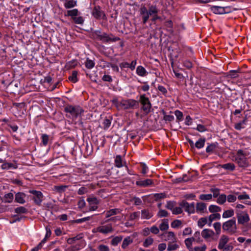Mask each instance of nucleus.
Masks as SVG:
<instances>
[{
  "instance_id": "61",
  "label": "nucleus",
  "mask_w": 251,
  "mask_h": 251,
  "mask_svg": "<svg viewBox=\"0 0 251 251\" xmlns=\"http://www.w3.org/2000/svg\"><path fill=\"white\" fill-rule=\"evenodd\" d=\"M236 199V197L233 195H229L226 197V200L229 202H233Z\"/></svg>"
},
{
  "instance_id": "31",
  "label": "nucleus",
  "mask_w": 251,
  "mask_h": 251,
  "mask_svg": "<svg viewBox=\"0 0 251 251\" xmlns=\"http://www.w3.org/2000/svg\"><path fill=\"white\" fill-rule=\"evenodd\" d=\"M67 188H68V186L67 185L54 186L53 190L57 193H62L65 191Z\"/></svg>"
},
{
  "instance_id": "32",
  "label": "nucleus",
  "mask_w": 251,
  "mask_h": 251,
  "mask_svg": "<svg viewBox=\"0 0 251 251\" xmlns=\"http://www.w3.org/2000/svg\"><path fill=\"white\" fill-rule=\"evenodd\" d=\"M193 241H194V238H188L185 240V244L190 251H193L192 247Z\"/></svg>"
},
{
  "instance_id": "41",
  "label": "nucleus",
  "mask_w": 251,
  "mask_h": 251,
  "mask_svg": "<svg viewBox=\"0 0 251 251\" xmlns=\"http://www.w3.org/2000/svg\"><path fill=\"white\" fill-rule=\"evenodd\" d=\"M209 210L211 213L218 212L221 211V208L216 205H210L209 206Z\"/></svg>"
},
{
  "instance_id": "5",
  "label": "nucleus",
  "mask_w": 251,
  "mask_h": 251,
  "mask_svg": "<svg viewBox=\"0 0 251 251\" xmlns=\"http://www.w3.org/2000/svg\"><path fill=\"white\" fill-rule=\"evenodd\" d=\"M139 101L142 105V109L146 114H148L151 112V104L149 98L146 96L145 94L141 95L140 96Z\"/></svg>"
},
{
  "instance_id": "55",
  "label": "nucleus",
  "mask_w": 251,
  "mask_h": 251,
  "mask_svg": "<svg viewBox=\"0 0 251 251\" xmlns=\"http://www.w3.org/2000/svg\"><path fill=\"white\" fill-rule=\"evenodd\" d=\"M140 212H134L133 213H131L129 218V220L130 221H133L139 217Z\"/></svg>"
},
{
  "instance_id": "20",
  "label": "nucleus",
  "mask_w": 251,
  "mask_h": 251,
  "mask_svg": "<svg viewBox=\"0 0 251 251\" xmlns=\"http://www.w3.org/2000/svg\"><path fill=\"white\" fill-rule=\"evenodd\" d=\"M122 210L119 208H114L110 209L105 212L106 218H109L112 216L121 213Z\"/></svg>"
},
{
  "instance_id": "16",
  "label": "nucleus",
  "mask_w": 251,
  "mask_h": 251,
  "mask_svg": "<svg viewBox=\"0 0 251 251\" xmlns=\"http://www.w3.org/2000/svg\"><path fill=\"white\" fill-rule=\"evenodd\" d=\"M201 234L203 238L207 240L213 237L215 233L211 229H204L202 231Z\"/></svg>"
},
{
  "instance_id": "2",
  "label": "nucleus",
  "mask_w": 251,
  "mask_h": 251,
  "mask_svg": "<svg viewBox=\"0 0 251 251\" xmlns=\"http://www.w3.org/2000/svg\"><path fill=\"white\" fill-rule=\"evenodd\" d=\"M113 103L119 109H128L137 107L138 101L133 99L124 100L119 101L117 99L112 100Z\"/></svg>"
},
{
  "instance_id": "47",
  "label": "nucleus",
  "mask_w": 251,
  "mask_h": 251,
  "mask_svg": "<svg viewBox=\"0 0 251 251\" xmlns=\"http://www.w3.org/2000/svg\"><path fill=\"white\" fill-rule=\"evenodd\" d=\"M214 228L216 231V234L219 235L221 233V224L220 222H216L213 224Z\"/></svg>"
},
{
  "instance_id": "35",
  "label": "nucleus",
  "mask_w": 251,
  "mask_h": 251,
  "mask_svg": "<svg viewBox=\"0 0 251 251\" xmlns=\"http://www.w3.org/2000/svg\"><path fill=\"white\" fill-rule=\"evenodd\" d=\"M174 242H169L168 245L167 250L168 251H175L179 248V245L174 244Z\"/></svg>"
},
{
  "instance_id": "19",
  "label": "nucleus",
  "mask_w": 251,
  "mask_h": 251,
  "mask_svg": "<svg viewBox=\"0 0 251 251\" xmlns=\"http://www.w3.org/2000/svg\"><path fill=\"white\" fill-rule=\"evenodd\" d=\"M26 195L25 193L19 192L15 195V201L21 204H24L25 202V198Z\"/></svg>"
},
{
  "instance_id": "37",
  "label": "nucleus",
  "mask_w": 251,
  "mask_h": 251,
  "mask_svg": "<svg viewBox=\"0 0 251 251\" xmlns=\"http://www.w3.org/2000/svg\"><path fill=\"white\" fill-rule=\"evenodd\" d=\"M226 200V196L225 194H221L219 195L216 201L219 204H223Z\"/></svg>"
},
{
  "instance_id": "58",
  "label": "nucleus",
  "mask_w": 251,
  "mask_h": 251,
  "mask_svg": "<svg viewBox=\"0 0 251 251\" xmlns=\"http://www.w3.org/2000/svg\"><path fill=\"white\" fill-rule=\"evenodd\" d=\"M210 191L213 193V196L214 198H217L220 195V190L218 188H211Z\"/></svg>"
},
{
  "instance_id": "42",
  "label": "nucleus",
  "mask_w": 251,
  "mask_h": 251,
  "mask_svg": "<svg viewBox=\"0 0 251 251\" xmlns=\"http://www.w3.org/2000/svg\"><path fill=\"white\" fill-rule=\"evenodd\" d=\"M235 165L233 163H226L222 165V168L229 171H233L235 169Z\"/></svg>"
},
{
  "instance_id": "40",
  "label": "nucleus",
  "mask_w": 251,
  "mask_h": 251,
  "mask_svg": "<svg viewBox=\"0 0 251 251\" xmlns=\"http://www.w3.org/2000/svg\"><path fill=\"white\" fill-rule=\"evenodd\" d=\"M77 72L76 71H73L72 75L68 78L69 80L73 83L76 82L78 80L77 78Z\"/></svg>"
},
{
  "instance_id": "62",
  "label": "nucleus",
  "mask_w": 251,
  "mask_h": 251,
  "mask_svg": "<svg viewBox=\"0 0 251 251\" xmlns=\"http://www.w3.org/2000/svg\"><path fill=\"white\" fill-rule=\"evenodd\" d=\"M238 199L239 200H249V199H250V196L249 195L247 194L246 193H244L238 196Z\"/></svg>"
},
{
  "instance_id": "28",
  "label": "nucleus",
  "mask_w": 251,
  "mask_h": 251,
  "mask_svg": "<svg viewBox=\"0 0 251 251\" xmlns=\"http://www.w3.org/2000/svg\"><path fill=\"white\" fill-rule=\"evenodd\" d=\"M77 1L74 0L67 1L64 3V6L66 9L72 8L76 5Z\"/></svg>"
},
{
  "instance_id": "36",
  "label": "nucleus",
  "mask_w": 251,
  "mask_h": 251,
  "mask_svg": "<svg viewBox=\"0 0 251 251\" xmlns=\"http://www.w3.org/2000/svg\"><path fill=\"white\" fill-rule=\"evenodd\" d=\"M123 237L121 236H116L112 239L111 241V244L112 245L114 246H116L118 244L121 242L122 240Z\"/></svg>"
},
{
  "instance_id": "49",
  "label": "nucleus",
  "mask_w": 251,
  "mask_h": 251,
  "mask_svg": "<svg viewBox=\"0 0 251 251\" xmlns=\"http://www.w3.org/2000/svg\"><path fill=\"white\" fill-rule=\"evenodd\" d=\"M207 222V220L206 217L200 218L198 222V225L199 227L202 228Z\"/></svg>"
},
{
  "instance_id": "29",
  "label": "nucleus",
  "mask_w": 251,
  "mask_h": 251,
  "mask_svg": "<svg viewBox=\"0 0 251 251\" xmlns=\"http://www.w3.org/2000/svg\"><path fill=\"white\" fill-rule=\"evenodd\" d=\"M133 240L130 236L125 238L123 242L122 247L126 249L130 243H132Z\"/></svg>"
},
{
  "instance_id": "64",
  "label": "nucleus",
  "mask_w": 251,
  "mask_h": 251,
  "mask_svg": "<svg viewBox=\"0 0 251 251\" xmlns=\"http://www.w3.org/2000/svg\"><path fill=\"white\" fill-rule=\"evenodd\" d=\"M196 129L201 132H204L207 130L206 127L204 126L201 124L198 125L197 128Z\"/></svg>"
},
{
  "instance_id": "8",
  "label": "nucleus",
  "mask_w": 251,
  "mask_h": 251,
  "mask_svg": "<svg viewBox=\"0 0 251 251\" xmlns=\"http://www.w3.org/2000/svg\"><path fill=\"white\" fill-rule=\"evenodd\" d=\"M29 192L34 195L32 200L37 205H40L43 201V195L41 192L36 190H29Z\"/></svg>"
},
{
  "instance_id": "4",
  "label": "nucleus",
  "mask_w": 251,
  "mask_h": 251,
  "mask_svg": "<svg viewBox=\"0 0 251 251\" xmlns=\"http://www.w3.org/2000/svg\"><path fill=\"white\" fill-rule=\"evenodd\" d=\"M222 228L224 231H226L230 234L235 233L237 229L236 218L233 217L231 219L224 223Z\"/></svg>"
},
{
  "instance_id": "34",
  "label": "nucleus",
  "mask_w": 251,
  "mask_h": 251,
  "mask_svg": "<svg viewBox=\"0 0 251 251\" xmlns=\"http://www.w3.org/2000/svg\"><path fill=\"white\" fill-rule=\"evenodd\" d=\"M87 201L90 205H97L100 203V201L96 197H88L87 199Z\"/></svg>"
},
{
  "instance_id": "54",
  "label": "nucleus",
  "mask_w": 251,
  "mask_h": 251,
  "mask_svg": "<svg viewBox=\"0 0 251 251\" xmlns=\"http://www.w3.org/2000/svg\"><path fill=\"white\" fill-rule=\"evenodd\" d=\"M164 115L163 120L165 121L172 122L174 120V116L173 115H167L164 111H163Z\"/></svg>"
},
{
  "instance_id": "39",
  "label": "nucleus",
  "mask_w": 251,
  "mask_h": 251,
  "mask_svg": "<svg viewBox=\"0 0 251 251\" xmlns=\"http://www.w3.org/2000/svg\"><path fill=\"white\" fill-rule=\"evenodd\" d=\"M95 64V63L94 61L90 60L89 58H87L85 62V66L88 69H92L94 67Z\"/></svg>"
},
{
  "instance_id": "44",
  "label": "nucleus",
  "mask_w": 251,
  "mask_h": 251,
  "mask_svg": "<svg viewBox=\"0 0 251 251\" xmlns=\"http://www.w3.org/2000/svg\"><path fill=\"white\" fill-rule=\"evenodd\" d=\"M1 167L3 169H9L10 168L16 169L17 168V166L12 163H5L2 165Z\"/></svg>"
},
{
  "instance_id": "51",
  "label": "nucleus",
  "mask_w": 251,
  "mask_h": 251,
  "mask_svg": "<svg viewBox=\"0 0 251 251\" xmlns=\"http://www.w3.org/2000/svg\"><path fill=\"white\" fill-rule=\"evenodd\" d=\"M208 219L209 222H212L213 220L216 219L220 220L221 219V215L219 213L212 214L209 216Z\"/></svg>"
},
{
  "instance_id": "23",
  "label": "nucleus",
  "mask_w": 251,
  "mask_h": 251,
  "mask_svg": "<svg viewBox=\"0 0 251 251\" xmlns=\"http://www.w3.org/2000/svg\"><path fill=\"white\" fill-rule=\"evenodd\" d=\"M137 74L141 76H145L148 74L146 69L142 66H139L136 69Z\"/></svg>"
},
{
  "instance_id": "27",
  "label": "nucleus",
  "mask_w": 251,
  "mask_h": 251,
  "mask_svg": "<svg viewBox=\"0 0 251 251\" xmlns=\"http://www.w3.org/2000/svg\"><path fill=\"white\" fill-rule=\"evenodd\" d=\"M115 166L117 168H121L124 165L122 162V157L120 155H117L114 160Z\"/></svg>"
},
{
  "instance_id": "60",
  "label": "nucleus",
  "mask_w": 251,
  "mask_h": 251,
  "mask_svg": "<svg viewBox=\"0 0 251 251\" xmlns=\"http://www.w3.org/2000/svg\"><path fill=\"white\" fill-rule=\"evenodd\" d=\"M98 249L99 251H110L108 247L103 244L100 245L98 246Z\"/></svg>"
},
{
  "instance_id": "18",
  "label": "nucleus",
  "mask_w": 251,
  "mask_h": 251,
  "mask_svg": "<svg viewBox=\"0 0 251 251\" xmlns=\"http://www.w3.org/2000/svg\"><path fill=\"white\" fill-rule=\"evenodd\" d=\"M225 8H226L224 7L213 6L211 7V10L215 14H223L226 13Z\"/></svg>"
},
{
  "instance_id": "12",
  "label": "nucleus",
  "mask_w": 251,
  "mask_h": 251,
  "mask_svg": "<svg viewBox=\"0 0 251 251\" xmlns=\"http://www.w3.org/2000/svg\"><path fill=\"white\" fill-rule=\"evenodd\" d=\"M118 37L111 38L106 33L103 32L101 35L99 40L102 41L104 42H109L110 41L115 42L119 40Z\"/></svg>"
},
{
  "instance_id": "59",
  "label": "nucleus",
  "mask_w": 251,
  "mask_h": 251,
  "mask_svg": "<svg viewBox=\"0 0 251 251\" xmlns=\"http://www.w3.org/2000/svg\"><path fill=\"white\" fill-rule=\"evenodd\" d=\"M176 203L174 201H169L167 202L166 207L171 210H173Z\"/></svg>"
},
{
  "instance_id": "14",
  "label": "nucleus",
  "mask_w": 251,
  "mask_h": 251,
  "mask_svg": "<svg viewBox=\"0 0 251 251\" xmlns=\"http://www.w3.org/2000/svg\"><path fill=\"white\" fill-rule=\"evenodd\" d=\"M229 241V238L225 235H223L219 240L218 248L219 250H221L226 245Z\"/></svg>"
},
{
  "instance_id": "26",
  "label": "nucleus",
  "mask_w": 251,
  "mask_h": 251,
  "mask_svg": "<svg viewBox=\"0 0 251 251\" xmlns=\"http://www.w3.org/2000/svg\"><path fill=\"white\" fill-rule=\"evenodd\" d=\"M152 216V214L149 210L144 209L141 211V218L149 219Z\"/></svg>"
},
{
  "instance_id": "48",
  "label": "nucleus",
  "mask_w": 251,
  "mask_h": 251,
  "mask_svg": "<svg viewBox=\"0 0 251 251\" xmlns=\"http://www.w3.org/2000/svg\"><path fill=\"white\" fill-rule=\"evenodd\" d=\"M4 198L6 202L10 203L13 200L14 195L12 193H9L5 195Z\"/></svg>"
},
{
  "instance_id": "46",
  "label": "nucleus",
  "mask_w": 251,
  "mask_h": 251,
  "mask_svg": "<svg viewBox=\"0 0 251 251\" xmlns=\"http://www.w3.org/2000/svg\"><path fill=\"white\" fill-rule=\"evenodd\" d=\"M74 23L78 25H82L84 23V20L82 16H76L73 19Z\"/></svg>"
},
{
  "instance_id": "57",
  "label": "nucleus",
  "mask_w": 251,
  "mask_h": 251,
  "mask_svg": "<svg viewBox=\"0 0 251 251\" xmlns=\"http://www.w3.org/2000/svg\"><path fill=\"white\" fill-rule=\"evenodd\" d=\"M175 114L176 116V119L178 121H182L183 119V113L182 112L180 111L179 110H176L175 111Z\"/></svg>"
},
{
  "instance_id": "9",
  "label": "nucleus",
  "mask_w": 251,
  "mask_h": 251,
  "mask_svg": "<svg viewBox=\"0 0 251 251\" xmlns=\"http://www.w3.org/2000/svg\"><path fill=\"white\" fill-rule=\"evenodd\" d=\"M180 206L184 207L186 212L189 213H193L195 212V204L194 202L189 203L185 201H183L179 203Z\"/></svg>"
},
{
  "instance_id": "25",
  "label": "nucleus",
  "mask_w": 251,
  "mask_h": 251,
  "mask_svg": "<svg viewBox=\"0 0 251 251\" xmlns=\"http://www.w3.org/2000/svg\"><path fill=\"white\" fill-rule=\"evenodd\" d=\"M169 224L168 220L167 219H164L162 220L161 223L159 225V229L161 231H165L168 229Z\"/></svg>"
},
{
  "instance_id": "53",
  "label": "nucleus",
  "mask_w": 251,
  "mask_h": 251,
  "mask_svg": "<svg viewBox=\"0 0 251 251\" xmlns=\"http://www.w3.org/2000/svg\"><path fill=\"white\" fill-rule=\"evenodd\" d=\"M182 222L179 220H175L171 223V226L173 228H177L181 226Z\"/></svg>"
},
{
  "instance_id": "17",
  "label": "nucleus",
  "mask_w": 251,
  "mask_h": 251,
  "mask_svg": "<svg viewBox=\"0 0 251 251\" xmlns=\"http://www.w3.org/2000/svg\"><path fill=\"white\" fill-rule=\"evenodd\" d=\"M207 146L206 148V152L208 153L214 152L218 147V143L215 142L213 143H207Z\"/></svg>"
},
{
  "instance_id": "43",
  "label": "nucleus",
  "mask_w": 251,
  "mask_h": 251,
  "mask_svg": "<svg viewBox=\"0 0 251 251\" xmlns=\"http://www.w3.org/2000/svg\"><path fill=\"white\" fill-rule=\"evenodd\" d=\"M111 119L112 118H110V119L106 118L103 120L102 124L104 130L107 129L110 127L111 123Z\"/></svg>"
},
{
  "instance_id": "38",
  "label": "nucleus",
  "mask_w": 251,
  "mask_h": 251,
  "mask_svg": "<svg viewBox=\"0 0 251 251\" xmlns=\"http://www.w3.org/2000/svg\"><path fill=\"white\" fill-rule=\"evenodd\" d=\"M15 212L17 214H25L27 213L28 210L23 206H20L19 207H17L14 209Z\"/></svg>"
},
{
  "instance_id": "45",
  "label": "nucleus",
  "mask_w": 251,
  "mask_h": 251,
  "mask_svg": "<svg viewBox=\"0 0 251 251\" xmlns=\"http://www.w3.org/2000/svg\"><path fill=\"white\" fill-rule=\"evenodd\" d=\"M212 198V195L211 194H201L199 196V199L202 201H209Z\"/></svg>"
},
{
  "instance_id": "10",
  "label": "nucleus",
  "mask_w": 251,
  "mask_h": 251,
  "mask_svg": "<svg viewBox=\"0 0 251 251\" xmlns=\"http://www.w3.org/2000/svg\"><path fill=\"white\" fill-rule=\"evenodd\" d=\"M97 230L98 232L103 234H107L108 233L112 232L113 231V227L111 224H108L103 226H100L97 227Z\"/></svg>"
},
{
  "instance_id": "22",
  "label": "nucleus",
  "mask_w": 251,
  "mask_h": 251,
  "mask_svg": "<svg viewBox=\"0 0 251 251\" xmlns=\"http://www.w3.org/2000/svg\"><path fill=\"white\" fill-rule=\"evenodd\" d=\"M206 139L205 138H200L195 143L194 148H196L198 149L202 148L205 144Z\"/></svg>"
},
{
  "instance_id": "50",
  "label": "nucleus",
  "mask_w": 251,
  "mask_h": 251,
  "mask_svg": "<svg viewBox=\"0 0 251 251\" xmlns=\"http://www.w3.org/2000/svg\"><path fill=\"white\" fill-rule=\"evenodd\" d=\"M153 242V239L151 237H149L146 239L143 243V246L145 247H148L149 246L151 245Z\"/></svg>"
},
{
  "instance_id": "6",
  "label": "nucleus",
  "mask_w": 251,
  "mask_h": 251,
  "mask_svg": "<svg viewBox=\"0 0 251 251\" xmlns=\"http://www.w3.org/2000/svg\"><path fill=\"white\" fill-rule=\"evenodd\" d=\"M92 15L97 20L102 19L104 21L107 20L105 13L101 10V8L99 5L94 6L92 12Z\"/></svg>"
},
{
  "instance_id": "3",
  "label": "nucleus",
  "mask_w": 251,
  "mask_h": 251,
  "mask_svg": "<svg viewBox=\"0 0 251 251\" xmlns=\"http://www.w3.org/2000/svg\"><path fill=\"white\" fill-rule=\"evenodd\" d=\"M140 16L142 17V23L144 25L146 24L148 21L150 16L151 15L155 14L156 12V6L155 5H150L149 9L145 6H141L139 10Z\"/></svg>"
},
{
  "instance_id": "24",
  "label": "nucleus",
  "mask_w": 251,
  "mask_h": 251,
  "mask_svg": "<svg viewBox=\"0 0 251 251\" xmlns=\"http://www.w3.org/2000/svg\"><path fill=\"white\" fill-rule=\"evenodd\" d=\"M206 209V204L203 202H198L196 204V210L197 212L203 213Z\"/></svg>"
},
{
  "instance_id": "30",
  "label": "nucleus",
  "mask_w": 251,
  "mask_h": 251,
  "mask_svg": "<svg viewBox=\"0 0 251 251\" xmlns=\"http://www.w3.org/2000/svg\"><path fill=\"white\" fill-rule=\"evenodd\" d=\"M82 238V234H78L77 236L72 237V238H69L67 240V243L69 244H73L75 243L76 241L79 240L81 239Z\"/></svg>"
},
{
  "instance_id": "33",
  "label": "nucleus",
  "mask_w": 251,
  "mask_h": 251,
  "mask_svg": "<svg viewBox=\"0 0 251 251\" xmlns=\"http://www.w3.org/2000/svg\"><path fill=\"white\" fill-rule=\"evenodd\" d=\"M234 215V210L233 209L227 210L224 211L223 214V218H228L232 217Z\"/></svg>"
},
{
  "instance_id": "13",
  "label": "nucleus",
  "mask_w": 251,
  "mask_h": 251,
  "mask_svg": "<svg viewBox=\"0 0 251 251\" xmlns=\"http://www.w3.org/2000/svg\"><path fill=\"white\" fill-rule=\"evenodd\" d=\"M236 161L240 167L246 168L248 166L247 159L244 157L237 156Z\"/></svg>"
},
{
  "instance_id": "52",
  "label": "nucleus",
  "mask_w": 251,
  "mask_h": 251,
  "mask_svg": "<svg viewBox=\"0 0 251 251\" xmlns=\"http://www.w3.org/2000/svg\"><path fill=\"white\" fill-rule=\"evenodd\" d=\"M240 72V70H231L228 73V75L231 78H236L238 77V73Z\"/></svg>"
},
{
  "instance_id": "21",
  "label": "nucleus",
  "mask_w": 251,
  "mask_h": 251,
  "mask_svg": "<svg viewBox=\"0 0 251 251\" xmlns=\"http://www.w3.org/2000/svg\"><path fill=\"white\" fill-rule=\"evenodd\" d=\"M79 12L77 9H74L69 10L67 11V14H65V16L71 17L72 19H74L76 16L79 15Z\"/></svg>"
},
{
  "instance_id": "11",
  "label": "nucleus",
  "mask_w": 251,
  "mask_h": 251,
  "mask_svg": "<svg viewBox=\"0 0 251 251\" xmlns=\"http://www.w3.org/2000/svg\"><path fill=\"white\" fill-rule=\"evenodd\" d=\"M136 184L141 187H147L153 184L152 179H146L145 180H139L136 182Z\"/></svg>"
},
{
  "instance_id": "7",
  "label": "nucleus",
  "mask_w": 251,
  "mask_h": 251,
  "mask_svg": "<svg viewBox=\"0 0 251 251\" xmlns=\"http://www.w3.org/2000/svg\"><path fill=\"white\" fill-rule=\"evenodd\" d=\"M236 217L239 224L244 225L250 220L249 215L244 211H239L237 212Z\"/></svg>"
},
{
  "instance_id": "56",
  "label": "nucleus",
  "mask_w": 251,
  "mask_h": 251,
  "mask_svg": "<svg viewBox=\"0 0 251 251\" xmlns=\"http://www.w3.org/2000/svg\"><path fill=\"white\" fill-rule=\"evenodd\" d=\"M168 212L167 211L160 209L157 213V216L159 217H166L168 216Z\"/></svg>"
},
{
  "instance_id": "63",
  "label": "nucleus",
  "mask_w": 251,
  "mask_h": 251,
  "mask_svg": "<svg viewBox=\"0 0 251 251\" xmlns=\"http://www.w3.org/2000/svg\"><path fill=\"white\" fill-rule=\"evenodd\" d=\"M42 142L44 146H46L48 144L49 141V136L47 134H43L42 136Z\"/></svg>"
},
{
  "instance_id": "1",
  "label": "nucleus",
  "mask_w": 251,
  "mask_h": 251,
  "mask_svg": "<svg viewBox=\"0 0 251 251\" xmlns=\"http://www.w3.org/2000/svg\"><path fill=\"white\" fill-rule=\"evenodd\" d=\"M64 111L67 113L66 117L72 118L73 120L81 118L84 113L83 109L78 105H67L64 107Z\"/></svg>"
},
{
  "instance_id": "15",
  "label": "nucleus",
  "mask_w": 251,
  "mask_h": 251,
  "mask_svg": "<svg viewBox=\"0 0 251 251\" xmlns=\"http://www.w3.org/2000/svg\"><path fill=\"white\" fill-rule=\"evenodd\" d=\"M165 237V241H171L170 242H176V238L175 236L174 232L172 231H169L163 235Z\"/></svg>"
}]
</instances>
